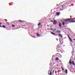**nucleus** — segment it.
I'll list each match as a JSON object with an SVG mask.
<instances>
[{"label": "nucleus", "mask_w": 75, "mask_h": 75, "mask_svg": "<svg viewBox=\"0 0 75 75\" xmlns=\"http://www.w3.org/2000/svg\"><path fill=\"white\" fill-rule=\"evenodd\" d=\"M61 47V45L59 44L57 46V48H59Z\"/></svg>", "instance_id": "obj_3"}, {"label": "nucleus", "mask_w": 75, "mask_h": 75, "mask_svg": "<svg viewBox=\"0 0 75 75\" xmlns=\"http://www.w3.org/2000/svg\"><path fill=\"white\" fill-rule=\"evenodd\" d=\"M59 27H60V28H61V25H61V23H59Z\"/></svg>", "instance_id": "obj_7"}, {"label": "nucleus", "mask_w": 75, "mask_h": 75, "mask_svg": "<svg viewBox=\"0 0 75 75\" xmlns=\"http://www.w3.org/2000/svg\"><path fill=\"white\" fill-rule=\"evenodd\" d=\"M0 27H2V26L1 25H0Z\"/></svg>", "instance_id": "obj_29"}, {"label": "nucleus", "mask_w": 75, "mask_h": 75, "mask_svg": "<svg viewBox=\"0 0 75 75\" xmlns=\"http://www.w3.org/2000/svg\"><path fill=\"white\" fill-rule=\"evenodd\" d=\"M56 33H58V34H59V33H61V31L60 30H57L56 31Z\"/></svg>", "instance_id": "obj_5"}, {"label": "nucleus", "mask_w": 75, "mask_h": 75, "mask_svg": "<svg viewBox=\"0 0 75 75\" xmlns=\"http://www.w3.org/2000/svg\"><path fill=\"white\" fill-rule=\"evenodd\" d=\"M51 30H52V29H51Z\"/></svg>", "instance_id": "obj_35"}, {"label": "nucleus", "mask_w": 75, "mask_h": 75, "mask_svg": "<svg viewBox=\"0 0 75 75\" xmlns=\"http://www.w3.org/2000/svg\"><path fill=\"white\" fill-rule=\"evenodd\" d=\"M62 24L63 25H65V23H64V22H62Z\"/></svg>", "instance_id": "obj_18"}, {"label": "nucleus", "mask_w": 75, "mask_h": 75, "mask_svg": "<svg viewBox=\"0 0 75 75\" xmlns=\"http://www.w3.org/2000/svg\"><path fill=\"white\" fill-rule=\"evenodd\" d=\"M56 30L57 29H54L53 31H56Z\"/></svg>", "instance_id": "obj_25"}, {"label": "nucleus", "mask_w": 75, "mask_h": 75, "mask_svg": "<svg viewBox=\"0 0 75 75\" xmlns=\"http://www.w3.org/2000/svg\"><path fill=\"white\" fill-rule=\"evenodd\" d=\"M71 61L72 60L71 59V60L69 61V63L70 65H71L72 64V62H71Z\"/></svg>", "instance_id": "obj_8"}, {"label": "nucleus", "mask_w": 75, "mask_h": 75, "mask_svg": "<svg viewBox=\"0 0 75 75\" xmlns=\"http://www.w3.org/2000/svg\"><path fill=\"white\" fill-rule=\"evenodd\" d=\"M0 24L1 25V24H2V23H1L0 22Z\"/></svg>", "instance_id": "obj_30"}, {"label": "nucleus", "mask_w": 75, "mask_h": 75, "mask_svg": "<svg viewBox=\"0 0 75 75\" xmlns=\"http://www.w3.org/2000/svg\"><path fill=\"white\" fill-rule=\"evenodd\" d=\"M2 27H3V28H6V27L5 26H4V25H3L2 26Z\"/></svg>", "instance_id": "obj_20"}, {"label": "nucleus", "mask_w": 75, "mask_h": 75, "mask_svg": "<svg viewBox=\"0 0 75 75\" xmlns=\"http://www.w3.org/2000/svg\"><path fill=\"white\" fill-rule=\"evenodd\" d=\"M19 21L20 22V23H22L23 22L21 20H19Z\"/></svg>", "instance_id": "obj_21"}, {"label": "nucleus", "mask_w": 75, "mask_h": 75, "mask_svg": "<svg viewBox=\"0 0 75 75\" xmlns=\"http://www.w3.org/2000/svg\"><path fill=\"white\" fill-rule=\"evenodd\" d=\"M73 37V38H74V37Z\"/></svg>", "instance_id": "obj_37"}, {"label": "nucleus", "mask_w": 75, "mask_h": 75, "mask_svg": "<svg viewBox=\"0 0 75 75\" xmlns=\"http://www.w3.org/2000/svg\"><path fill=\"white\" fill-rule=\"evenodd\" d=\"M59 59V58H58V57H56V60L57 61H58Z\"/></svg>", "instance_id": "obj_14"}, {"label": "nucleus", "mask_w": 75, "mask_h": 75, "mask_svg": "<svg viewBox=\"0 0 75 75\" xmlns=\"http://www.w3.org/2000/svg\"><path fill=\"white\" fill-rule=\"evenodd\" d=\"M61 7L62 8H64V6L63 5H61Z\"/></svg>", "instance_id": "obj_22"}, {"label": "nucleus", "mask_w": 75, "mask_h": 75, "mask_svg": "<svg viewBox=\"0 0 75 75\" xmlns=\"http://www.w3.org/2000/svg\"><path fill=\"white\" fill-rule=\"evenodd\" d=\"M50 33H51L52 34V35H55V33H54L52 32H50Z\"/></svg>", "instance_id": "obj_10"}, {"label": "nucleus", "mask_w": 75, "mask_h": 75, "mask_svg": "<svg viewBox=\"0 0 75 75\" xmlns=\"http://www.w3.org/2000/svg\"><path fill=\"white\" fill-rule=\"evenodd\" d=\"M31 36V37H33V38H35V37H34V36H33V35H32V36Z\"/></svg>", "instance_id": "obj_23"}, {"label": "nucleus", "mask_w": 75, "mask_h": 75, "mask_svg": "<svg viewBox=\"0 0 75 75\" xmlns=\"http://www.w3.org/2000/svg\"><path fill=\"white\" fill-rule=\"evenodd\" d=\"M62 70L63 71H64V69H63V68L62 69Z\"/></svg>", "instance_id": "obj_33"}, {"label": "nucleus", "mask_w": 75, "mask_h": 75, "mask_svg": "<svg viewBox=\"0 0 75 75\" xmlns=\"http://www.w3.org/2000/svg\"><path fill=\"white\" fill-rule=\"evenodd\" d=\"M68 72V71L67 70V69H66L65 71V73L66 74H67Z\"/></svg>", "instance_id": "obj_13"}, {"label": "nucleus", "mask_w": 75, "mask_h": 75, "mask_svg": "<svg viewBox=\"0 0 75 75\" xmlns=\"http://www.w3.org/2000/svg\"><path fill=\"white\" fill-rule=\"evenodd\" d=\"M6 21H7V20H6Z\"/></svg>", "instance_id": "obj_38"}, {"label": "nucleus", "mask_w": 75, "mask_h": 75, "mask_svg": "<svg viewBox=\"0 0 75 75\" xmlns=\"http://www.w3.org/2000/svg\"><path fill=\"white\" fill-rule=\"evenodd\" d=\"M41 23L39 22V24H38V26H40L41 24Z\"/></svg>", "instance_id": "obj_15"}, {"label": "nucleus", "mask_w": 75, "mask_h": 75, "mask_svg": "<svg viewBox=\"0 0 75 75\" xmlns=\"http://www.w3.org/2000/svg\"><path fill=\"white\" fill-rule=\"evenodd\" d=\"M53 24H54V25H55V24H57V21H55V20H54L53 21Z\"/></svg>", "instance_id": "obj_2"}, {"label": "nucleus", "mask_w": 75, "mask_h": 75, "mask_svg": "<svg viewBox=\"0 0 75 75\" xmlns=\"http://www.w3.org/2000/svg\"><path fill=\"white\" fill-rule=\"evenodd\" d=\"M12 27H13V28H14V27H15V25L13 24H12Z\"/></svg>", "instance_id": "obj_17"}, {"label": "nucleus", "mask_w": 75, "mask_h": 75, "mask_svg": "<svg viewBox=\"0 0 75 75\" xmlns=\"http://www.w3.org/2000/svg\"><path fill=\"white\" fill-rule=\"evenodd\" d=\"M62 69H63V68H62Z\"/></svg>", "instance_id": "obj_34"}, {"label": "nucleus", "mask_w": 75, "mask_h": 75, "mask_svg": "<svg viewBox=\"0 0 75 75\" xmlns=\"http://www.w3.org/2000/svg\"><path fill=\"white\" fill-rule=\"evenodd\" d=\"M71 64L75 66V63H74V61H72Z\"/></svg>", "instance_id": "obj_9"}, {"label": "nucleus", "mask_w": 75, "mask_h": 75, "mask_svg": "<svg viewBox=\"0 0 75 75\" xmlns=\"http://www.w3.org/2000/svg\"><path fill=\"white\" fill-rule=\"evenodd\" d=\"M6 23L7 25H8V22H6Z\"/></svg>", "instance_id": "obj_24"}, {"label": "nucleus", "mask_w": 75, "mask_h": 75, "mask_svg": "<svg viewBox=\"0 0 75 75\" xmlns=\"http://www.w3.org/2000/svg\"><path fill=\"white\" fill-rule=\"evenodd\" d=\"M58 35H59V36H60V37H61L62 38V35H61V34H59Z\"/></svg>", "instance_id": "obj_19"}, {"label": "nucleus", "mask_w": 75, "mask_h": 75, "mask_svg": "<svg viewBox=\"0 0 75 75\" xmlns=\"http://www.w3.org/2000/svg\"><path fill=\"white\" fill-rule=\"evenodd\" d=\"M73 40H74V41H75V39H74Z\"/></svg>", "instance_id": "obj_31"}, {"label": "nucleus", "mask_w": 75, "mask_h": 75, "mask_svg": "<svg viewBox=\"0 0 75 75\" xmlns=\"http://www.w3.org/2000/svg\"><path fill=\"white\" fill-rule=\"evenodd\" d=\"M6 21H7V20H6Z\"/></svg>", "instance_id": "obj_39"}, {"label": "nucleus", "mask_w": 75, "mask_h": 75, "mask_svg": "<svg viewBox=\"0 0 75 75\" xmlns=\"http://www.w3.org/2000/svg\"><path fill=\"white\" fill-rule=\"evenodd\" d=\"M59 54V53H57V54H56V55H57V54Z\"/></svg>", "instance_id": "obj_32"}, {"label": "nucleus", "mask_w": 75, "mask_h": 75, "mask_svg": "<svg viewBox=\"0 0 75 75\" xmlns=\"http://www.w3.org/2000/svg\"><path fill=\"white\" fill-rule=\"evenodd\" d=\"M51 23H52V22H54V21H51Z\"/></svg>", "instance_id": "obj_26"}, {"label": "nucleus", "mask_w": 75, "mask_h": 75, "mask_svg": "<svg viewBox=\"0 0 75 75\" xmlns=\"http://www.w3.org/2000/svg\"><path fill=\"white\" fill-rule=\"evenodd\" d=\"M66 21H70V23H75V18L67 19L65 20Z\"/></svg>", "instance_id": "obj_1"}, {"label": "nucleus", "mask_w": 75, "mask_h": 75, "mask_svg": "<svg viewBox=\"0 0 75 75\" xmlns=\"http://www.w3.org/2000/svg\"><path fill=\"white\" fill-rule=\"evenodd\" d=\"M54 70L53 71V74H54Z\"/></svg>", "instance_id": "obj_28"}, {"label": "nucleus", "mask_w": 75, "mask_h": 75, "mask_svg": "<svg viewBox=\"0 0 75 75\" xmlns=\"http://www.w3.org/2000/svg\"><path fill=\"white\" fill-rule=\"evenodd\" d=\"M50 75H52V71H50Z\"/></svg>", "instance_id": "obj_12"}, {"label": "nucleus", "mask_w": 75, "mask_h": 75, "mask_svg": "<svg viewBox=\"0 0 75 75\" xmlns=\"http://www.w3.org/2000/svg\"><path fill=\"white\" fill-rule=\"evenodd\" d=\"M57 52H60V51H61V50L59 49V48H57Z\"/></svg>", "instance_id": "obj_6"}, {"label": "nucleus", "mask_w": 75, "mask_h": 75, "mask_svg": "<svg viewBox=\"0 0 75 75\" xmlns=\"http://www.w3.org/2000/svg\"><path fill=\"white\" fill-rule=\"evenodd\" d=\"M47 26H49L48 25H47Z\"/></svg>", "instance_id": "obj_36"}, {"label": "nucleus", "mask_w": 75, "mask_h": 75, "mask_svg": "<svg viewBox=\"0 0 75 75\" xmlns=\"http://www.w3.org/2000/svg\"><path fill=\"white\" fill-rule=\"evenodd\" d=\"M22 26H25V25H22Z\"/></svg>", "instance_id": "obj_27"}, {"label": "nucleus", "mask_w": 75, "mask_h": 75, "mask_svg": "<svg viewBox=\"0 0 75 75\" xmlns=\"http://www.w3.org/2000/svg\"><path fill=\"white\" fill-rule=\"evenodd\" d=\"M36 35H37V36L38 37H40V35L38 33L36 34Z\"/></svg>", "instance_id": "obj_11"}, {"label": "nucleus", "mask_w": 75, "mask_h": 75, "mask_svg": "<svg viewBox=\"0 0 75 75\" xmlns=\"http://www.w3.org/2000/svg\"><path fill=\"white\" fill-rule=\"evenodd\" d=\"M68 37L69 38V40H70V41L71 42H73V41H72V39H71V38L69 37V35H68Z\"/></svg>", "instance_id": "obj_4"}, {"label": "nucleus", "mask_w": 75, "mask_h": 75, "mask_svg": "<svg viewBox=\"0 0 75 75\" xmlns=\"http://www.w3.org/2000/svg\"><path fill=\"white\" fill-rule=\"evenodd\" d=\"M60 14V13H59L57 12L56 13V15L58 16L59 14Z\"/></svg>", "instance_id": "obj_16"}]
</instances>
